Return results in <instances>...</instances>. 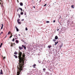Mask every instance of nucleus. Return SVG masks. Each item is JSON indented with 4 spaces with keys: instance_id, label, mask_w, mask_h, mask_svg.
<instances>
[{
    "instance_id": "obj_1",
    "label": "nucleus",
    "mask_w": 75,
    "mask_h": 75,
    "mask_svg": "<svg viewBox=\"0 0 75 75\" xmlns=\"http://www.w3.org/2000/svg\"><path fill=\"white\" fill-rule=\"evenodd\" d=\"M18 58L19 59L18 65L17 67L18 68V71L17 75H19L20 72L24 68V62L25 61V53H23L22 54V52L19 50L18 52Z\"/></svg>"
},
{
    "instance_id": "obj_2",
    "label": "nucleus",
    "mask_w": 75,
    "mask_h": 75,
    "mask_svg": "<svg viewBox=\"0 0 75 75\" xmlns=\"http://www.w3.org/2000/svg\"><path fill=\"white\" fill-rule=\"evenodd\" d=\"M20 4L21 6H23V4L22 2L20 3Z\"/></svg>"
},
{
    "instance_id": "obj_3",
    "label": "nucleus",
    "mask_w": 75,
    "mask_h": 75,
    "mask_svg": "<svg viewBox=\"0 0 75 75\" xmlns=\"http://www.w3.org/2000/svg\"><path fill=\"white\" fill-rule=\"evenodd\" d=\"M15 28L16 29L17 31H19L18 29L17 28V26L15 27Z\"/></svg>"
},
{
    "instance_id": "obj_4",
    "label": "nucleus",
    "mask_w": 75,
    "mask_h": 75,
    "mask_svg": "<svg viewBox=\"0 0 75 75\" xmlns=\"http://www.w3.org/2000/svg\"><path fill=\"white\" fill-rule=\"evenodd\" d=\"M22 47H23V48H24L25 50H26V47H25L23 45H22Z\"/></svg>"
},
{
    "instance_id": "obj_5",
    "label": "nucleus",
    "mask_w": 75,
    "mask_h": 75,
    "mask_svg": "<svg viewBox=\"0 0 75 75\" xmlns=\"http://www.w3.org/2000/svg\"><path fill=\"white\" fill-rule=\"evenodd\" d=\"M19 50H22V49H23V48L22 47H21L20 46H19Z\"/></svg>"
},
{
    "instance_id": "obj_6",
    "label": "nucleus",
    "mask_w": 75,
    "mask_h": 75,
    "mask_svg": "<svg viewBox=\"0 0 75 75\" xmlns=\"http://www.w3.org/2000/svg\"><path fill=\"white\" fill-rule=\"evenodd\" d=\"M1 25V29L2 30V29H3V24H2Z\"/></svg>"
},
{
    "instance_id": "obj_7",
    "label": "nucleus",
    "mask_w": 75,
    "mask_h": 75,
    "mask_svg": "<svg viewBox=\"0 0 75 75\" xmlns=\"http://www.w3.org/2000/svg\"><path fill=\"white\" fill-rule=\"evenodd\" d=\"M58 38V36H56L55 37V40H57Z\"/></svg>"
},
{
    "instance_id": "obj_8",
    "label": "nucleus",
    "mask_w": 75,
    "mask_h": 75,
    "mask_svg": "<svg viewBox=\"0 0 75 75\" xmlns=\"http://www.w3.org/2000/svg\"><path fill=\"white\" fill-rule=\"evenodd\" d=\"M19 9L21 10V12H22V11H23V9H22V8H19Z\"/></svg>"
},
{
    "instance_id": "obj_9",
    "label": "nucleus",
    "mask_w": 75,
    "mask_h": 75,
    "mask_svg": "<svg viewBox=\"0 0 75 75\" xmlns=\"http://www.w3.org/2000/svg\"><path fill=\"white\" fill-rule=\"evenodd\" d=\"M0 74H1V75L3 74V72L2 71V70L1 69V72H0Z\"/></svg>"
},
{
    "instance_id": "obj_10",
    "label": "nucleus",
    "mask_w": 75,
    "mask_h": 75,
    "mask_svg": "<svg viewBox=\"0 0 75 75\" xmlns=\"http://www.w3.org/2000/svg\"><path fill=\"white\" fill-rule=\"evenodd\" d=\"M36 66V64H34V65H33V68H35V66Z\"/></svg>"
},
{
    "instance_id": "obj_11",
    "label": "nucleus",
    "mask_w": 75,
    "mask_h": 75,
    "mask_svg": "<svg viewBox=\"0 0 75 75\" xmlns=\"http://www.w3.org/2000/svg\"><path fill=\"white\" fill-rule=\"evenodd\" d=\"M74 5H72L71 6V7L72 8H74Z\"/></svg>"
},
{
    "instance_id": "obj_12",
    "label": "nucleus",
    "mask_w": 75,
    "mask_h": 75,
    "mask_svg": "<svg viewBox=\"0 0 75 75\" xmlns=\"http://www.w3.org/2000/svg\"><path fill=\"white\" fill-rule=\"evenodd\" d=\"M3 45V43H1L0 45V48H1V46Z\"/></svg>"
},
{
    "instance_id": "obj_13",
    "label": "nucleus",
    "mask_w": 75,
    "mask_h": 75,
    "mask_svg": "<svg viewBox=\"0 0 75 75\" xmlns=\"http://www.w3.org/2000/svg\"><path fill=\"white\" fill-rule=\"evenodd\" d=\"M17 54H18V53H17V52H15L14 53V54H15L16 55H17Z\"/></svg>"
},
{
    "instance_id": "obj_14",
    "label": "nucleus",
    "mask_w": 75,
    "mask_h": 75,
    "mask_svg": "<svg viewBox=\"0 0 75 75\" xmlns=\"http://www.w3.org/2000/svg\"><path fill=\"white\" fill-rule=\"evenodd\" d=\"M14 56L16 58H18V57H17V55H14Z\"/></svg>"
},
{
    "instance_id": "obj_15",
    "label": "nucleus",
    "mask_w": 75,
    "mask_h": 75,
    "mask_svg": "<svg viewBox=\"0 0 75 75\" xmlns=\"http://www.w3.org/2000/svg\"><path fill=\"white\" fill-rule=\"evenodd\" d=\"M10 33H11V32L10 31H9L8 32V35H9V34H10Z\"/></svg>"
},
{
    "instance_id": "obj_16",
    "label": "nucleus",
    "mask_w": 75,
    "mask_h": 75,
    "mask_svg": "<svg viewBox=\"0 0 75 75\" xmlns=\"http://www.w3.org/2000/svg\"><path fill=\"white\" fill-rule=\"evenodd\" d=\"M17 15L18 16H19V18H20V15L19 14H18Z\"/></svg>"
},
{
    "instance_id": "obj_17",
    "label": "nucleus",
    "mask_w": 75,
    "mask_h": 75,
    "mask_svg": "<svg viewBox=\"0 0 75 75\" xmlns=\"http://www.w3.org/2000/svg\"><path fill=\"white\" fill-rule=\"evenodd\" d=\"M51 45H50V46H48V47L49 48H51Z\"/></svg>"
},
{
    "instance_id": "obj_18",
    "label": "nucleus",
    "mask_w": 75,
    "mask_h": 75,
    "mask_svg": "<svg viewBox=\"0 0 75 75\" xmlns=\"http://www.w3.org/2000/svg\"><path fill=\"white\" fill-rule=\"evenodd\" d=\"M23 12H21V15H23Z\"/></svg>"
},
{
    "instance_id": "obj_19",
    "label": "nucleus",
    "mask_w": 75,
    "mask_h": 75,
    "mask_svg": "<svg viewBox=\"0 0 75 75\" xmlns=\"http://www.w3.org/2000/svg\"><path fill=\"white\" fill-rule=\"evenodd\" d=\"M16 43H18V41L17 40H16Z\"/></svg>"
},
{
    "instance_id": "obj_20",
    "label": "nucleus",
    "mask_w": 75,
    "mask_h": 75,
    "mask_svg": "<svg viewBox=\"0 0 75 75\" xmlns=\"http://www.w3.org/2000/svg\"><path fill=\"white\" fill-rule=\"evenodd\" d=\"M55 44H58V42H55Z\"/></svg>"
},
{
    "instance_id": "obj_21",
    "label": "nucleus",
    "mask_w": 75,
    "mask_h": 75,
    "mask_svg": "<svg viewBox=\"0 0 75 75\" xmlns=\"http://www.w3.org/2000/svg\"><path fill=\"white\" fill-rule=\"evenodd\" d=\"M46 23H50V21H46Z\"/></svg>"
},
{
    "instance_id": "obj_22",
    "label": "nucleus",
    "mask_w": 75,
    "mask_h": 75,
    "mask_svg": "<svg viewBox=\"0 0 75 75\" xmlns=\"http://www.w3.org/2000/svg\"><path fill=\"white\" fill-rule=\"evenodd\" d=\"M45 70H46V69H43V70L44 71H45Z\"/></svg>"
},
{
    "instance_id": "obj_23",
    "label": "nucleus",
    "mask_w": 75,
    "mask_h": 75,
    "mask_svg": "<svg viewBox=\"0 0 75 75\" xmlns=\"http://www.w3.org/2000/svg\"><path fill=\"white\" fill-rule=\"evenodd\" d=\"M19 21H20V19H18V20L17 21L18 23V22H19Z\"/></svg>"
},
{
    "instance_id": "obj_24",
    "label": "nucleus",
    "mask_w": 75,
    "mask_h": 75,
    "mask_svg": "<svg viewBox=\"0 0 75 75\" xmlns=\"http://www.w3.org/2000/svg\"><path fill=\"white\" fill-rule=\"evenodd\" d=\"M18 24H21V23L19 22H18Z\"/></svg>"
},
{
    "instance_id": "obj_25",
    "label": "nucleus",
    "mask_w": 75,
    "mask_h": 75,
    "mask_svg": "<svg viewBox=\"0 0 75 75\" xmlns=\"http://www.w3.org/2000/svg\"><path fill=\"white\" fill-rule=\"evenodd\" d=\"M53 41H56V40H55V39H53Z\"/></svg>"
},
{
    "instance_id": "obj_26",
    "label": "nucleus",
    "mask_w": 75,
    "mask_h": 75,
    "mask_svg": "<svg viewBox=\"0 0 75 75\" xmlns=\"http://www.w3.org/2000/svg\"><path fill=\"white\" fill-rule=\"evenodd\" d=\"M25 30H26V31H27V30H28V29H27V28H26Z\"/></svg>"
},
{
    "instance_id": "obj_27",
    "label": "nucleus",
    "mask_w": 75,
    "mask_h": 75,
    "mask_svg": "<svg viewBox=\"0 0 75 75\" xmlns=\"http://www.w3.org/2000/svg\"><path fill=\"white\" fill-rule=\"evenodd\" d=\"M47 6V4H45L44 5V6L45 7V6Z\"/></svg>"
},
{
    "instance_id": "obj_28",
    "label": "nucleus",
    "mask_w": 75,
    "mask_h": 75,
    "mask_svg": "<svg viewBox=\"0 0 75 75\" xmlns=\"http://www.w3.org/2000/svg\"><path fill=\"white\" fill-rule=\"evenodd\" d=\"M12 41H14V38H13V40H12Z\"/></svg>"
},
{
    "instance_id": "obj_29",
    "label": "nucleus",
    "mask_w": 75,
    "mask_h": 75,
    "mask_svg": "<svg viewBox=\"0 0 75 75\" xmlns=\"http://www.w3.org/2000/svg\"><path fill=\"white\" fill-rule=\"evenodd\" d=\"M12 36H13V35H11L10 37L9 38H11V37H12Z\"/></svg>"
},
{
    "instance_id": "obj_30",
    "label": "nucleus",
    "mask_w": 75,
    "mask_h": 75,
    "mask_svg": "<svg viewBox=\"0 0 75 75\" xmlns=\"http://www.w3.org/2000/svg\"><path fill=\"white\" fill-rule=\"evenodd\" d=\"M3 32H2L0 34H3Z\"/></svg>"
},
{
    "instance_id": "obj_31",
    "label": "nucleus",
    "mask_w": 75,
    "mask_h": 75,
    "mask_svg": "<svg viewBox=\"0 0 75 75\" xmlns=\"http://www.w3.org/2000/svg\"><path fill=\"white\" fill-rule=\"evenodd\" d=\"M13 43H12L11 45V47H13Z\"/></svg>"
},
{
    "instance_id": "obj_32",
    "label": "nucleus",
    "mask_w": 75,
    "mask_h": 75,
    "mask_svg": "<svg viewBox=\"0 0 75 75\" xmlns=\"http://www.w3.org/2000/svg\"><path fill=\"white\" fill-rule=\"evenodd\" d=\"M3 58V59H5L6 58V57H4Z\"/></svg>"
},
{
    "instance_id": "obj_33",
    "label": "nucleus",
    "mask_w": 75,
    "mask_h": 75,
    "mask_svg": "<svg viewBox=\"0 0 75 75\" xmlns=\"http://www.w3.org/2000/svg\"><path fill=\"white\" fill-rule=\"evenodd\" d=\"M24 14L25 16H26V12Z\"/></svg>"
},
{
    "instance_id": "obj_34",
    "label": "nucleus",
    "mask_w": 75,
    "mask_h": 75,
    "mask_svg": "<svg viewBox=\"0 0 75 75\" xmlns=\"http://www.w3.org/2000/svg\"><path fill=\"white\" fill-rule=\"evenodd\" d=\"M24 19H22V20H21V21H24Z\"/></svg>"
},
{
    "instance_id": "obj_35",
    "label": "nucleus",
    "mask_w": 75,
    "mask_h": 75,
    "mask_svg": "<svg viewBox=\"0 0 75 75\" xmlns=\"http://www.w3.org/2000/svg\"><path fill=\"white\" fill-rule=\"evenodd\" d=\"M55 20L53 21V23H55Z\"/></svg>"
},
{
    "instance_id": "obj_36",
    "label": "nucleus",
    "mask_w": 75,
    "mask_h": 75,
    "mask_svg": "<svg viewBox=\"0 0 75 75\" xmlns=\"http://www.w3.org/2000/svg\"><path fill=\"white\" fill-rule=\"evenodd\" d=\"M57 31H59V29H57Z\"/></svg>"
},
{
    "instance_id": "obj_37",
    "label": "nucleus",
    "mask_w": 75,
    "mask_h": 75,
    "mask_svg": "<svg viewBox=\"0 0 75 75\" xmlns=\"http://www.w3.org/2000/svg\"><path fill=\"white\" fill-rule=\"evenodd\" d=\"M17 12H18V9L17 10Z\"/></svg>"
},
{
    "instance_id": "obj_38",
    "label": "nucleus",
    "mask_w": 75,
    "mask_h": 75,
    "mask_svg": "<svg viewBox=\"0 0 75 75\" xmlns=\"http://www.w3.org/2000/svg\"><path fill=\"white\" fill-rule=\"evenodd\" d=\"M19 35L20 37V36H21V35H20V34H19V35Z\"/></svg>"
},
{
    "instance_id": "obj_39",
    "label": "nucleus",
    "mask_w": 75,
    "mask_h": 75,
    "mask_svg": "<svg viewBox=\"0 0 75 75\" xmlns=\"http://www.w3.org/2000/svg\"><path fill=\"white\" fill-rule=\"evenodd\" d=\"M33 8H35V6H34Z\"/></svg>"
},
{
    "instance_id": "obj_40",
    "label": "nucleus",
    "mask_w": 75,
    "mask_h": 75,
    "mask_svg": "<svg viewBox=\"0 0 75 75\" xmlns=\"http://www.w3.org/2000/svg\"><path fill=\"white\" fill-rule=\"evenodd\" d=\"M56 44H56L55 43V44H54V45H56Z\"/></svg>"
},
{
    "instance_id": "obj_41",
    "label": "nucleus",
    "mask_w": 75,
    "mask_h": 75,
    "mask_svg": "<svg viewBox=\"0 0 75 75\" xmlns=\"http://www.w3.org/2000/svg\"><path fill=\"white\" fill-rule=\"evenodd\" d=\"M11 35H12V33H11Z\"/></svg>"
},
{
    "instance_id": "obj_42",
    "label": "nucleus",
    "mask_w": 75,
    "mask_h": 75,
    "mask_svg": "<svg viewBox=\"0 0 75 75\" xmlns=\"http://www.w3.org/2000/svg\"><path fill=\"white\" fill-rule=\"evenodd\" d=\"M6 37H7V36H6V37H5V38H6Z\"/></svg>"
},
{
    "instance_id": "obj_43",
    "label": "nucleus",
    "mask_w": 75,
    "mask_h": 75,
    "mask_svg": "<svg viewBox=\"0 0 75 75\" xmlns=\"http://www.w3.org/2000/svg\"><path fill=\"white\" fill-rule=\"evenodd\" d=\"M13 44H14V45H16V44H15V43H13Z\"/></svg>"
},
{
    "instance_id": "obj_44",
    "label": "nucleus",
    "mask_w": 75,
    "mask_h": 75,
    "mask_svg": "<svg viewBox=\"0 0 75 75\" xmlns=\"http://www.w3.org/2000/svg\"><path fill=\"white\" fill-rule=\"evenodd\" d=\"M15 39L16 40V39H17V38H15Z\"/></svg>"
},
{
    "instance_id": "obj_45",
    "label": "nucleus",
    "mask_w": 75,
    "mask_h": 75,
    "mask_svg": "<svg viewBox=\"0 0 75 75\" xmlns=\"http://www.w3.org/2000/svg\"><path fill=\"white\" fill-rule=\"evenodd\" d=\"M23 11H24V10H23Z\"/></svg>"
}]
</instances>
